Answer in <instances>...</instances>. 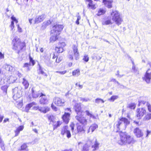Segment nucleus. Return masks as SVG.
<instances>
[{"instance_id": "e2e57ef3", "label": "nucleus", "mask_w": 151, "mask_h": 151, "mask_svg": "<svg viewBox=\"0 0 151 151\" xmlns=\"http://www.w3.org/2000/svg\"><path fill=\"white\" fill-rule=\"evenodd\" d=\"M20 131L18 130L17 129L15 130V136L16 137L17 136L19 133Z\"/></svg>"}, {"instance_id": "c85d7f7f", "label": "nucleus", "mask_w": 151, "mask_h": 151, "mask_svg": "<svg viewBox=\"0 0 151 151\" xmlns=\"http://www.w3.org/2000/svg\"><path fill=\"white\" fill-rule=\"evenodd\" d=\"M73 75L74 76H78L80 75V71L79 69L74 70L72 72Z\"/></svg>"}, {"instance_id": "423d86ee", "label": "nucleus", "mask_w": 151, "mask_h": 151, "mask_svg": "<svg viewBox=\"0 0 151 151\" xmlns=\"http://www.w3.org/2000/svg\"><path fill=\"white\" fill-rule=\"evenodd\" d=\"M63 28V25L56 24L53 27L51 32L55 33V35H59Z\"/></svg>"}, {"instance_id": "13d9d810", "label": "nucleus", "mask_w": 151, "mask_h": 151, "mask_svg": "<svg viewBox=\"0 0 151 151\" xmlns=\"http://www.w3.org/2000/svg\"><path fill=\"white\" fill-rule=\"evenodd\" d=\"M110 81L114 82V83H116L118 85H119L120 84V83L117 81L114 78H111L110 79Z\"/></svg>"}, {"instance_id": "39448f33", "label": "nucleus", "mask_w": 151, "mask_h": 151, "mask_svg": "<svg viewBox=\"0 0 151 151\" xmlns=\"http://www.w3.org/2000/svg\"><path fill=\"white\" fill-rule=\"evenodd\" d=\"M20 87H16L13 89V98L14 100L19 98L22 94Z\"/></svg>"}, {"instance_id": "69168bd1", "label": "nucleus", "mask_w": 151, "mask_h": 151, "mask_svg": "<svg viewBox=\"0 0 151 151\" xmlns=\"http://www.w3.org/2000/svg\"><path fill=\"white\" fill-rule=\"evenodd\" d=\"M18 28V31L19 32H22V29L19 26V25H17Z\"/></svg>"}, {"instance_id": "bb28decb", "label": "nucleus", "mask_w": 151, "mask_h": 151, "mask_svg": "<svg viewBox=\"0 0 151 151\" xmlns=\"http://www.w3.org/2000/svg\"><path fill=\"white\" fill-rule=\"evenodd\" d=\"M4 66L6 70L8 71H12L13 69V67L9 65L5 64Z\"/></svg>"}, {"instance_id": "bf43d9fd", "label": "nucleus", "mask_w": 151, "mask_h": 151, "mask_svg": "<svg viewBox=\"0 0 151 151\" xmlns=\"http://www.w3.org/2000/svg\"><path fill=\"white\" fill-rule=\"evenodd\" d=\"M60 122L58 121L56 123V124H57V126H56V124H55L54 125V129H56L58 126H59L60 125Z\"/></svg>"}, {"instance_id": "de8ad7c7", "label": "nucleus", "mask_w": 151, "mask_h": 151, "mask_svg": "<svg viewBox=\"0 0 151 151\" xmlns=\"http://www.w3.org/2000/svg\"><path fill=\"white\" fill-rule=\"evenodd\" d=\"M66 45V44L64 42H59L58 46H60V47L63 48Z\"/></svg>"}, {"instance_id": "7c9ffc66", "label": "nucleus", "mask_w": 151, "mask_h": 151, "mask_svg": "<svg viewBox=\"0 0 151 151\" xmlns=\"http://www.w3.org/2000/svg\"><path fill=\"white\" fill-rule=\"evenodd\" d=\"M151 119V113H149L145 115L143 118L144 121H148Z\"/></svg>"}, {"instance_id": "e433bc0d", "label": "nucleus", "mask_w": 151, "mask_h": 151, "mask_svg": "<svg viewBox=\"0 0 151 151\" xmlns=\"http://www.w3.org/2000/svg\"><path fill=\"white\" fill-rule=\"evenodd\" d=\"M105 12V11L102 9H100L98 12L97 15L98 16H100L103 14Z\"/></svg>"}, {"instance_id": "f704fd0d", "label": "nucleus", "mask_w": 151, "mask_h": 151, "mask_svg": "<svg viewBox=\"0 0 151 151\" xmlns=\"http://www.w3.org/2000/svg\"><path fill=\"white\" fill-rule=\"evenodd\" d=\"M89 146L87 144H85L83 146V149L81 151H89Z\"/></svg>"}, {"instance_id": "a878e982", "label": "nucleus", "mask_w": 151, "mask_h": 151, "mask_svg": "<svg viewBox=\"0 0 151 151\" xmlns=\"http://www.w3.org/2000/svg\"><path fill=\"white\" fill-rule=\"evenodd\" d=\"M31 90L32 95L33 97L34 98H36L39 96L40 94L34 90L33 88H32Z\"/></svg>"}, {"instance_id": "4d7b16f0", "label": "nucleus", "mask_w": 151, "mask_h": 151, "mask_svg": "<svg viewBox=\"0 0 151 151\" xmlns=\"http://www.w3.org/2000/svg\"><path fill=\"white\" fill-rule=\"evenodd\" d=\"M51 107L52 109L54 111H56L58 109L52 103L51 105Z\"/></svg>"}, {"instance_id": "8fccbe9b", "label": "nucleus", "mask_w": 151, "mask_h": 151, "mask_svg": "<svg viewBox=\"0 0 151 151\" xmlns=\"http://www.w3.org/2000/svg\"><path fill=\"white\" fill-rule=\"evenodd\" d=\"M147 102H146L144 101H139L138 105L139 106L141 105H144L145 104H146V103Z\"/></svg>"}, {"instance_id": "5fc2aeb1", "label": "nucleus", "mask_w": 151, "mask_h": 151, "mask_svg": "<svg viewBox=\"0 0 151 151\" xmlns=\"http://www.w3.org/2000/svg\"><path fill=\"white\" fill-rule=\"evenodd\" d=\"M11 19L12 20V21H13V22H15L16 23H18V21L16 19V18L15 17H14L13 16H12L11 17Z\"/></svg>"}, {"instance_id": "6ab92c4d", "label": "nucleus", "mask_w": 151, "mask_h": 151, "mask_svg": "<svg viewBox=\"0 0 151 151\" xmlns=\"http://www.w3.org/2000/svg\"><path fill=\"white\" fill-rule=\"evenodd\" d=\"M134 132L135 135L137 137H140L143 135V134L141 130L137 127L135 128L134 129Z\"/></svg>"}, {"instance_id": "c756f323", "label": "nucleus", "mask_w": 151, "mask_h": 151, "mask_svg": "<svg viewBox=\"0 0 151 151\" xmlns=\"http://www.w3.org/2000/svg\"><path fill=\"white\" fill-rule=\"evenodd\" d=\"M55 50L58 53H61L63 51V48L60 47V46H57L55 48Z\"/></svg>"}, {"instance_id": "49530a36", "label": "nucleus", "mask_w": 151, "mask_h": 151, "mask_svg": "<svg viewBox=\"0 0 151 151\" xmlns=\"http://www.w3.org/2000/svg\"><path fill=\"white\" fill-rule=\"evenodd\" d=\"M77 19L76 21V23L77 24H79V20H80V19H81V16L79 15V13H78V15L77 16Z\"/></svg>"}, {"instance_id": "9b49d317", "label": "nucleus", "mask_w": 151, "mask_h": 151, "mask_svg": "<svg viewBox=\"0 0 151 151\" xmlns=\"http://www.w3.org/2000/svg\"><path fill=\"white\" fill-rule=\"evenodd\" d=\"M146 110L143 108H140L137 110V116L139 119H141L146 113Z\"/></svg>"}, {"instance_id": "c03bdc74", "label": "nucleus", "mask_w": 151, "mask_h": 151, "mask_svg": "<svg viewBox=\"0 0 151 151\" xmlns=\"http://www.w3.org/2000/svg\"><path fill=\"white\" fill-rule=\"evenodd\" d=\"M30 65V64H29L28 63H25L24 64V65L23 66V67H26L27 68V70L29 71L30 70V69L29 68V66Z\"/></svg>"}, {"instance_id": "a19ab883", "label": "nucleus", "mask_w": 151, "mask_h": 151, "mask_svg": "<svg viewBox=\"0 0 151 151\" xmlns=\"http://www.w3.org/2000/svg\"><path fill=\"white\" fill-rule=\"evenodd\" d=\"M39 73L43 75L45 74V73L44 72V69L40 66L39 67Z\"/></svg>"}, {"instance_id": "412c9836", "label": "nucleus", "mask_w": 151, "mask_h": 151, "mask_svg": "<svg viewBox=\"0 0 151 151\" xmlns=\"http://www.w3.org/2000/svg\"><path fill=\"white\" fill-rule=\"evenodd\" d=\"M36 104V103L35 102H32L27 104L26 106L24 111L27 112H28L30 108Z\"/></svg>"}, {"instance_id": "aec40b11", "label": "nucleus", "mask_w": 151, "mask_h": 151, "mask_svg": "<svg viewBox=\"0 0 151 151\" xmlns=\"http://www.w3.org/2000/svg\"><path fill=\"white\" fill-rule=\"evenodd\" d=\"M103 2L105 6L108 8H111L112 7V1H107L106 0H103Z\"/></svg>"}, {"instance_id": "f3484780", "label": "nucleus", "mask_w": 151, "mask_h": 151, "mask_svg": "<svg viewBox=\"0 0 151 151\" xmlns=\"http://www.w3.org/2000/svg\"><path fill=\"white\" fill-rule=\"evenodd\" d=\"M45 18L44 14L37 16L35 19V23H38L42 21Z\"/></svg>"}, {"instance_id": "338daca9", "label": "nucleus", "mask_w": 151, "mask_h": 151, "mask_svg": "<svg viewBox=\"0 0 151 151\" xmlns=\"http://www.w3.org/2000/svg\"><path fill=\"white\" fill-rule=\"evenodd\" d=\"M70 126L71 128V130L72 132H73V131L74 130V124H72L70 125Z\"/></svg>"}, {"instance_id": "2eb2a0df", "label": "nucleus", "mask_w": 151, "mask_h": 151, "mask_svg": "<svg viewBox=\"0 0 151 151\" xmlns=\"http://www.w3.org/2000/svg\"><path fill=\"white\" fill-rule=\"evenodd\" d=\"M40 97L41 98L40 99V102L41 104H47L48 101L45 95L41 93V95L40 96Z\"/></svg>"}, {"instance_id": "9d476101", "label": "nucleus", "mask_w": 151, "mask_h": 151, "mask_svg": "<svg viewBox=\"0 0 151 151\" xmlns=\"http://www.w3.org/2000/svg\"><path fill=\"white\" fill-rule=\"evenodd\" d=\"M68 127L66 126L63 127L62 128L61 134L62 135L65 134L67 137L69 138L71 137V134L70 131L68 129Z\"/></svg>"}, {"instance_id": "4c0bfd02", "label": "nucleus", "mask_w": 151, "mask_h": 151, "mask_svg": "<svg viewBox=\"0 0 151 151\" xmlns=\"http://www.w3.org/2000/svg\"><path fill=\"white\" fill-rule=\"evenodd\" d=\"M136 107V105L134 103H132L128 105V107L131 109H134Z\"/></svg>"}, {"instance_id": "cd10ccee", "label": "nucleus", "mask_w": 151, "mask_h": 151, "mask_svg": "<svg viewBox=\"0 0 151 151\" xmlns=\"http://www.w3.org/2000/svg\"><path fill=\"white\" fill-rule=\"evenodd\" d=\"M22 83L24 86L25 89H27L29 86V83L28 81L26 80L24 78L23 79Z\"/></svg>"}, {"instance_id": "2f4dec72", "label": "nucleus", "mask_w": 151, "mask_h": 151, "mask_svg": "<svg viewBox=\"0 0 151 151\" xmlns=\"http://www.w3.org/2000/svg\"><path fill=\"white\" fill-rule=\"evenodd\" d=\"M85 113L86 115L89 116L90 118H92L93 119L95 118V116L91 113V112H90L88 110H86L85 111Z\"/></svg>"}, {"instance_id": "1a4fd4ad", "label": "nucleus", "mask_w": 151, "mask_h": 151, "mask_svg": "<svg viewBox=\"0 0 151 151\" xmlns=\"http://www.w3.org/2000/svg\"><path fill=\"white\" fill-rule=\"evenodd\" d=\"M143 80L147 83H150L151 79V71L150 69H148L146 72L144 77H143Z\"/></svg>"}, {"instance_id": "0eeeda50", "label": "nucleus", "mask_w": 151, "mask_h": 151, "mask_svg": "<svg viewBox=\"0 0 151 151\" xmlns=\"http://www.w3.org/2000/svg\"><path fill=\"white\" fill-rule=\"evenodd\" d=\"M53 102L58 106H63L65 105L64 100L58 97H55L53 99Z\"/></svg>"}, {"instance_id": "79ce46f5", "label": "nucleus", "mask_w": 151, "mask_h": 151, "mask_svg": "<svg viewBox=\"0 0 151 151\" xmlns=\"http://www.w3.org/2000/svg\"><path fill=\"white\" fill-rule=\"evenodd\" d=\"M118 97V96H113L109 99V100L110 101H113L115 100Z\"/></svg>"}, {"instance_id": "20e7f679", "label": "nucleus", "mask_w": 151, "mask_h": 151, "mask_svg": "<svg viewBox=\"0 0 151 151\" xmlns=\"http://www.w3.org/2000/svg\"><path fill=\"white\" fill-rule=\"evenodd\" d=\"M78 45H73L72 46V49L73 51V53L72 54H70L69 52L68 58L70 60L73 59V55H74L75 58L77 60L79 58V53L78 50Z\"/></svg>"}, {"instance_id": "864d4df0", "label": "nucleus", "mask_w": 151, "mask_h": 151, "mask_svg": "<svg viewBox=\"0 0 151 151\" xmlns=\"http://www.w3.org/2000/svg\"><path fill=\"white\" fill-rule=\"evenodd\" d=\"M83 60L86 62H88L89 60V58L88 56L87 55H85L83 58Z\"/></svg>"}, {"instance_id": "7ed1b4c3", "label": "nucleus", "mask_w": 151, "mask_h": 151, "mask_svg": "<svg viewBox=\"0 0 151 151\" xmlns=\"http://www.w3.org/2000/svg\"><path fill=\"white\" fill-rule=\"evenodd\" d=\"M120 140L118 141V143L120 145H122L126 143L130 144L132 141L130 136L126 133H121L120 134Z\"/></svg>"}, {"instance_id": "58836bf2", "label": "nucleus", "mask_w": 151, "mask_h": 151, "mask_svg": "<svg viewBox=\"0 0 151 151\" xmlns=\"http://www.w3.org/2000/svg\"><path fill=\"white\" fill-rule=\"evenodd\" d=\"M95 102L97 104H99L101 102L102 103H104V101L102 99L97 98L95 99Z\"/></svg>"}, {"instance_id": "473e14b6", "label": "nucleus", "mask_w": 151, "mask_h": 151, "mask_svg": "<svg viewBox=\"0 0 151 151\" xmlns=\"http://www.w3.org/2000/svg\"><path fill=\"white\" fill-rule=\"evenodd\" d=\"M103 25H108L109 24H112L110 19H105L102 22Z\"/></svg>"}, {"instance_id": "09e8293b", "label": "nucleus", "mask_w": 151, "mask_h": 151, "mask_svg": "<svg viewBox=\"0 0 151 151\" xmlns=\"http://www.w3.org/2000/svg\"><path fill=\"white\" fill-rule=\"evenodd\" d=\"M46 64L49 66L52 67V61L48 60L45 62Z\"/></svg>"}, {"instance_id": "393cba45", "label": "nucleus", "mask_w": 151, "mask_h": 151, "mask_svg": "<svg viewBox=\"0 0 151 151\" xmlns=\"http://www.w3.org/2000/svg\"><path fill=\"white\" fill-rule=\"evenodd\" d=\"M88 6L90 9H95L96 8L95 5L93 3V1L91 0H88Z\"/></svg>"}, {"instance_id": "774afa93", "label": "nucleus", "mask_w": 151, "mask_h": 151, "mask_svg": "<svg viewBox=\"0 0 151 151\" xmlns=\"http://www.w3.org/2000/svg\"><path fill=\"white\" fill-rule=\"evenodd\" d=\"M52 118H53L52 116L49 115V116H48V119L50 121H52Z\"/></svg>"}, {"instance_id": "4be33fe9", "label": "nucleus", "mask_w": 151, "mask_h": 151, "mask_svg": "<svg viewBox=\"0 0 151 151\" xmlns=\"http://www.w3.org/2000/svg\"><path fill=\"white\" fill-rule=\"evenodd\" d=\"M50 109L47 106H45L42 107H40L39 109V110L41 112L44 113H46L50 110Z\"/></svg>"}, {"instance_id": "f257e3e1", "label": "nucleus", "mask_w": 151, "mask_h": 151, "mask_svg": "<svg viewBox=\"0 0 151 151\" xmlns=\"http://www.w3.org/2000/svg\"><path fill=\"white\" fill-rule=\"evenodd\" d=\"M13 43V49L17 51L19 53L20 50H22L25 46V44L24 42H22L19 38L15 37L12 41Z\"/></svg>"}, {"instance_id": "0e129e2a", "label": "nucleus", "mask_w": 151, "mask_h": 151, "mask_svg": "<svg viewBox=\"0 0 151 151\" xmlns=\"http://www.w3.org/2000/svg\"><path fill=\"white\" fill-rule=\"evenodd\" d=\"M24 126H20L17 129H18V130L20 131H22L24 129Z\"/></svg>"}, {"instance_id": "680f3d73", "label": "nucleus", "mask_w": 151, "mask_h": 151, "mask_svg": "<svg viewBox=\"0 0 151 151\" xmlns=\"http://www.w3.org/2000/svg\"><path fill=\"white\" fill-rule=\"evenodd\" d=\"M61 57H59V58L57 57L56 60V62L57 63H59L62 60Z\"/></svg>"}, {"instance_id": "a211bd4d", "label": "nucleus", "mask_w": 151, "mask_h": 151, "mask_svg": "<svg viewBox=\"0 0 151 151\" xmlns=\"http://www.w3.org/2000/svg\"><path fill=\"white\" fill-rule=\"evenodd\" d=\"M100 143L97 141L96 139L95 142L93 143V145H92V148L93 151H95L97 150L99 148V145Z\"/></svg>"}, {"instance_id": "f03ea898", "label": "nucleus", "mask_w": 151, "mask_h": 151, "mask_svg": "<svg viewBox=\"0 0 151 151\" xmlns=\"http://www.w3.org/2000/svg\"><path fill=\"white\" fill-rule=\"evenodd\" d=\"M111 19L117 25H119L123 20L119 12L116 10H113L111 13Z\"/></svg>"}, {"instance_id": "4468645a", "label": "nucleus", "mask_w": 151, "mask_h": 151, "mask_svg": "<svg viewBox=\"0 0 151 151\" xmlns=\"http://www.w3.org/2000/svg\"><path fill=\"white\" fill-rule=\"evenodd\" d=\"M74 109L77 113V115H78L81 114L82 112L81 103L76 104L74 106Z\"/></svg>"}, {"instance_id": "052dcab7", "label": "nucleus", "mask_w": 151, "mask_h": 151, "mask_svg": "<svg viewBox=\"0 0 151 151\" xmlns=\"http://www.w3.org/2000/svg\"><path fill=\"white\" fill-rule=\"evenodd\" d=\"M60 122L58 121L56 123V124H57V126H56V124H55L54 125V129H56L58 126H59L60 125Z\"/></svg>"}, {"instance_id": "6e6552de", "label": "nucleus", "mask_w": 151, "mask_h": 151, "mask_svg": "<svg viewBox=\"0 0 151 151\" xmlns=\"http://www.w3.org/2000/svg\"><path fill=\"white\" fill-rule=\"evenodd\" d=\"M76 119L82 124L81 125L85 126L87 124V119L84 117L81 114L77 115L76 116Z\"/></svg>"}, {"instance_id": "72a5a7b5", "label": "nucleus", "mask_w": 151, "mask_h": 151, "mask_svg": "<svg viewBox=\"0 0 151 151\" xmlns=\"http://www.w3.org/2000/svg\"><path fill=\"white\" fill-rule=\"evenodd\" d=\"M51 23V22L50 20H47L46 22H45L43 23L42 27L45 28L47 26L49 25Z\"/></svg>"}, {"instance_id": "ea45409f", "label": "nucleus", "mask_w": 151, "mask_h": 151, "mask_svg": "<svg viewBox=\"0 0 151 151\" xmlns=\"http://www.w3.org/2000/svg\"><path fill=\"white\" fill-rule=\"evenodd\" d=\"M27 146L26 143H24L21 146V149H19V150H26Z\"/></svg>"}, {"instance_id": "603ef678", "label": "nucleus", "mask_w": 151, "mask_h": 151, "mask_svg": "<svg viewBox=\"0 0 151 151\" xmlns=\"http://www.w3.org/2000/svg\"><path fill=\"white\" fill-rule=\"evenodd\" d=\"M80 101H82L87 102L90 101V99L88 98H80Z\"/></svg>"}, {"instance_id": "dca6fc26", "label": "nucleus", "mask_w": 151, "mask_h": 151, "mask_svg": "<svg viewBox=\"0 0 151 151\" xmlns=\"http://www.w3.org/2000/svg\"><path fill=\"white\" fill-rule=\"evenodd\" d=\"M70 117V114L69 113L65 112L64 114L62 117V118L64 122L67 124L69 122Z\"/></svg>"}, {"instance_id": "f8f14e48", "label": "nucleus", "mask_w": 151, "mask_h": 151, "mask_svg": "<svg viewBox=\"0 0 151 151\" xmlns=\"http://www.w3.org/2000/svg\"><path fill=\"white\" fill-rule=\"evenodd\" d=\"M122 122L124 123L125 125L128 124L129 123L127 119L125 118H122L119 120L116 124V127L117 129H119V126Z\"/></svg>"}, {"instance_id": "c9c22d12", "label": "nucleus", "mask_w": 151, "mask_h": 151, "mask_svg": "<svg viewBox=\"0 0 151 151\" xmlns=\"http://www.w3.org/2000/svg\"><path fill=\"white\" fill-rule=\"evenodd\" d=\"M8 87L7 85H4L1 87V89L3 91V92L5 94L7 93Z\"/></svg>"}, {"instance_id": "5701e85b", "label": "nucleus", "mask_w": 151, "mask_h": 151, "mask_svg": "<svg viewBox=\"0 0 151 151\" xmlns=\"http://www.w3.org/2000/svg\"><path fill=\"white\" fill-rule=\"evenodd\" d=\"M98 125L96 124H94L90 126L87 131V133H89L90 132V130H91V133L93 132L97 128Z\"/></svg>"}, {"instance_id": "37998d69", "label": "nucleus", "mask_w": 151, "mask_h": 151, "mask_svg": "<svg viewBox=\"0 0 151 151\" xmlns=\"http://www.w3.org/2000/svg\"><path fill=\"white\" fill-rule=\"evenodd\" d=\"M29 63L30 64V65H31V63L32 65H34L35 64V61L33 60L32 58H31L30 56H29Z\"/></svg>"}, {"instance_id": "b1692460", "label": "nucleus", "mask_w": 151, "mask_h": 151, "mask_svg": "<svg viewBox=\"0 0 151 151\" xmlns=\"http://www.w3.org/2000/svg\"><path fill=\"white\" fill-rule=\"evenodd\" d=\"M51 36L50 38V42H53L56 40L58 38V36L59 35H55V33H51Z\"/></svg>"}, {"instance_id": "3c124183", "label": "nucleus", "mask_w": 151, "mask_h": 151, "mask_svg": "<svg viewBox=\"0 0 151 151\" xmlns=\"http://www.w3.org/2000/svg\"><path fill=\"white\" fill-rule=\"evenodd\" d=\"M55 72L58 73L61 75H64L67 72V71L65 70L63 71H56Z\"/></svg>"}, {"instance_id": "a18cd8bd", "label": "nucleus", "mask_w": 151, "mask_h": 151, "mask_svg": "<svg viewBox=\"0 0 151 151\" xmlns=\"http://www.w3.org/2000/svg\"><path fill=\"white\" fill-rule=\"evenodd\" d=\"M146 106L147 107L148 111L150 112H151V105H150L148 102L146 103Z\"/></svg>"}, {"instance_id": "6e6d98bb", "label": "nucleus", "mask_w": 151, "mask_h": 151, "mask_svg": "<svg viewBox=\"0 0 151 151\" xmlns=\"http://www.w3.org/2000/svg\"><path fill=\"white\" fill-rule=\"evenodd\" d=\"M10 27L11 28V30H13L14 27V22H13V21L11 22V24L10 25Z\"/></svg>"}, {"instance_id": "ddd939ff", "label": "nucleus", "mask_w": 151, "mask_h": 151, "mask_svg": "<svg viewBox=\"0 0 151 151\" xmlns=\"http://www.w3.org/2000/svg\"><path fill=\"white\" fill-rule=\"evenodd\" d=\"M77 132L74 133V134H76L77 133L79 134L84 133L85 132V130L84 128V126L80 125L79 123H77Z\"/></svg>"}]
</instances>
